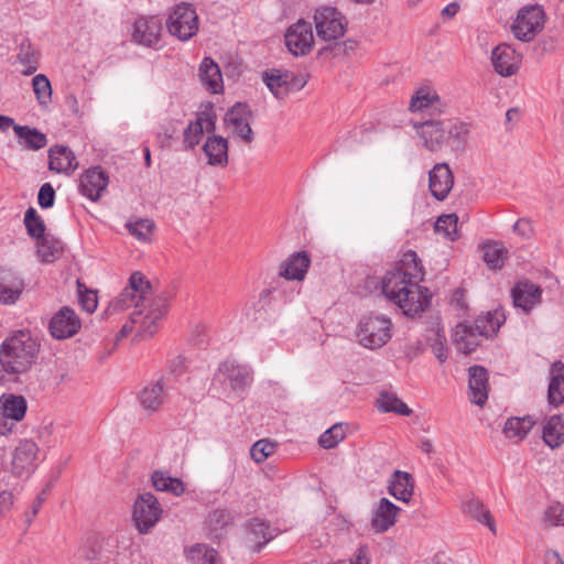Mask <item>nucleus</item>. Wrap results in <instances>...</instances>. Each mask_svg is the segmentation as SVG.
Instances as JSON below:
<instances>
[{"label":"nucleus","mask_w":564,"mask_h":564,"mask_svg":"<svg viewBox=\"0 0 564 564\" xmlns=\"http://www.w3.org/2000/svg\"><path fill=\"white\" fill-rule=\"evenodd\" d=\"M423 275V267L416 252L408 250L382 278V293L405 315L414 316L425 311L431 302L429 290L419 285Z\"/></svg>","instance_id":"1"},{"label":"nucleus","mask_w":564,"mask_h":564,"mask_svg":"<svg viewBox=\"0 0 564 564\" xmlns=\"http://www.w3.org/2000/svg\"><path fill=\"white\" fill-rule=\"evenodd\" d=\"M132 305L134 312L131 314V323L138 325L137 336L141 338L153 336L166 314V301L153 295L150 281L139 271L130 275L128 285L109 303L105 314L112 315Z\"/></svg>","instance_id":"2"},{"label":"nucleus","mask_w":564,"mask_h":564,"mask_svg":"<svg viewBox=\"0 0 564 564\" xmlns=\"http://www.w3.org/2000/svg\"><path fill=\"white\" fill-rule=\"evenodd\" d=\"M40 345L29 332L19 330L0 347V364L8 373L25 372L35 362Z\"/></svg>","instance_id":"3"},{"label":"nucleus","mask_w":564,"mask_h":564,"mask_svg":"<svg viewBox=\"0 0 564 564\" xmlns=\"http://www.w3.org/2000/svg\"><path fill=\"white\" fill-rule=\"evenodd\" d=\"M392 322L380 315H370L360 319L357 338L361 346L377 349L384 346L391 338Z\"/></svg>","instance_id":"4"},{"label":"nucleus","mask_w":564,"mask_h":564,"mask_svg":"<svg viewBox=\"0 0 564 564\" xmlns=\"http://www.w3.org/2000/svg\"><path fill=\"white\" fill-rule=\"evenodd\" d=\"M166 28L169 33L180 41L191 40L198 31V15L195 8L187 2L174 6L167 17Z\"/></svg>","instance_id":"5"},{"label":"nucleus","mask_w":564,"mask_h":564,"mask_svg":"<svg viewBox=\"0 0 564 564\" xmlns=\"http://www.w3.org/2000/svg\"><path fill=\"white\" fill-rule=\"evenodd\" d=\"M314 25L317 37L322 41H336L344 36L348 21L346 17L335 7L324 6L315 10Z\"/></svg>","instance_id":"6"},{"label":"nucleus","mask_w":564,"mask_h":564,"mask_svg":"<svg viewBox=\"0 0 564 564\" xmlns=\"http://www.w3.org/2000/svg\"><path fill=\"white\" fill-rule=\"evenodd\" d=\"M544 23L545 13L542 6H525L518 11L511 30L516 39L530 42L543 30Z\"/></svg>","instance_id":"7"},{"label":"nucleus","mask_w":564,"mask_h":564,"mask_svg":"<svg viewBox=\"0 0 564 564\" xmlns=\"http://www.w3.org/2000/svg\"><path fill=\"white\" fill-rule=\"evenodd\" d=\"M162 509L158 499L150 492L140 495L134 502L133 520L140 533H148L159 521Z\"/></svg>","instance_id":"8"},{"label":"nucleus","mask_w":564,"mask_h":564,"mask_svg":"<svg viewBox=\"0 0 564 564\" xmlns=\"http://www.w3.org/2000/svg\"><path fill=\"white\" fill-rule=\"evenodd\" d=\"M40 448L32 440H22L12 452L11 473L17 477L31 475L35 467Z\"/></svg>","instance_id":"9"},{"label":"nucleus","mask_w":564,"mask_h":564,"mask_svg":"<svg viewBox=\"0 0 564 564\" xmlns=\"http://www.w3.org/2000/svg\"><path fill=\"white\" fill-rule=\"evenodd\" d=\"M285 45L294 56L307 55L314 44L312 25L305 20H299L291 25L284 35Z\"/></svg>","instance_id":"10"},{"label":"nucleus","mask_w":564,"mask_h":564,"mask_svg":"<svg viewBox=\"0 0 564 564\" xmlns=\"http://www.w3.org/2000/svg\"><path fill=\"white\" fill-rule=\"evenodd\" d=\"M413 127L424 148L431 152L441 151L448 142L445 120H425Z\"/></svg>","instance_id":"11"},{"label":"nucleus","mask_w":564,"mask_h":564,"mask_svg":"<svg viewBox=\"0 0 564 564\" xmlns=\"http://www.w3.org/2000/svg\"><path fill=\"white\" fill-rule=\"evenodd\" d=\"M252 111L247 104H235L225 115V124L232 128V133L246 143L253 141V131L250 127Z\"/></svg>","instance_id":"12"},{"label":"nucleus","mask_w":564,"mask_h":564,"mask_svg":"<svg viewBox=\"0 0 564 564\" xmlns=\"http://www.w3.org/2000/svg\"><path fill=\"white\" fill-rule=\"evenodd\" d=\"M82 327L80 319L76 312L64 306L57 311L51 318L48 329L56 339H66L76 335Z\"/></svg>","instance_id":"13"},{"label":"nucleus","mask_w":564,"mask_h":564,"mask_svg":"<svg viewBox=\"0 0 564 564\" xmlns=\"http://www.w3.org/2000/svg\"><path fill=\"white\" fill-rule=\"evenodd\" d=\"M108 183L109 176L100 166L90 167L80 175L78 191L91 202H97Z\"/></svg>","instance_id":"14"},{"label":"nucleus","mask_w":564,"mask_h":564,"mask_svg":"<svg viewBox=\"0 0 564 564\" xmlns=\"http://www.w3.org/2000/svg\"><path fill=\"white\" fill-rule=\"evenodd\" d=\"M262 78L267 87L278 99H283L293 89H302L306 84V80L303 78L299 79L291 73H281L276 69L264 72Z\"/></svg>","instance_id":"15"},{"label":"nucleus","mask_w":564,"mask_h":564,"mask_svg":"<svg viewBox=\"0 0 564 564\" xmlns=\"http://www.w3.org/2000/svg\"><path fill=\"white\" fill-rule=\"evenodd\" d=\"M521 61V54L509 44H499L491 52L492 66L503 77L514 75L520 68Z\"/></svg>","instance_id":"16"},{"label":"nucleus","mask_w":564,"mask_h":564,"mask_svg":"<svg viewBox=\"0 0 564 564\" xmlns=\"http://www.w3.org/2000/svg\"><path fill=\"white\" fill-rule=\"evenodd\" d=\"M218 371L229 381L231 389L237 393L243 392L252 381V370L236 360H225L219 365Z\"/></svg>","instance_id":"17"},{"label":"nucleus","mask_w":564,"mask_h":564,"mask_svg":"<svg viewBox=\"0 0 564 564\" xmlns=\"http://www.w3.org/2000/svg\"><path fill=\"white\" fill-rule=\"evenodd\" d=\"M511 296L514 306L528 313L540 304L542 289L531 281H520L512 288Z\"/></svg>","instance_id":"18"},{"label":"nucleus","mask_w":564,"mask_h":564,"mask_svg":"<svg viewBox=\"0 0 564 564\" xmlns=\"http://www.w3.org/2000/svg\"><path fill=\"white\" fill-rule=\"evenodd\" d=\"M454 184V176L446 163L435 164L429 173L431 194L438 200H444Z\"/></svg>","instance_id":"19"},{"label":"nucleus","mask_w":564,"mask_h":564,"mask_svg":"<svg viewBox=\"0 0 564 564\" xmlns=\"http://www.w3.org/2000/svg\"><path fill=\"white\" fill-rule=\"evenodd\" d=\"M166 399L165 384L162 379L150 382L138 393V401L143 411L154 413L161 409Z\"/></svg>","instance_id":"20"},{"label":"nucleus","mask_w":564,"mask_h":564,"mask_svg":"<svg viewBox=\"0 0 564 564\" xmlns=\"http://www.w3.org/2000/svg\"><path fill=\"white\" fill-rule=\"evenodd\" d=\"M161 21L154 17L140 18L134 23L133 40L144 46H154L161 37Z\"/></svg>","instance_id":"21"},{"label":"nucleus","mask_w":564,"mask_h":564,"mask_svg":"<svg viewBox=\"0 0 564 564\" xmlns=\"http://www.w3.org/2000/svg\"><path fill=\"white\" fill-rule=\"evenodd\" d=\"M310 264L311 259L306 251L294 252L281 263L280 275L286 280L302 281Z\"/></svg>","instance_id":"22"},{"label":"nucleus","mask_w":564,"mask_h":564,"mask_svg":"<svg viewBox=\"0 0 564 564\" xmlns=\"http://www.w3.org/2000/svg\"><path fill=\"white\" fill-rule=\"evenodd\" d=\"M78 167L74 152L66 145H55L48 151V169L56 173L70 174Z\"/></svg>","instance_id":"23"},{"label":"nucleus","mask_w":564,"mask_h":564,"mask_svg":"<svg viewBox=\"0 0 564 564\" xmlns=\"http://www.w3.org/2000/svg\"><path fill=\"white\" fill-rule=\"evenodd\" d=\"M470 401L482 406L488 399V372L481 366H473L468 369Z\"/></svg>","instance_id":"24"},{"label":"nucleus","mask_w":564,"mask_h":564,"mask_svg":"<svg viewBox=\"0 0 564 564\" xmlns=\"http://www.w3.org/2000/svg\"><path fill=\"white\" fill-rule=\"evenodd\" d=\"M400 508L387 498L379 501L377 509L373 511L371 525L377 533L388 531L397 521Z\"/></svg>","instance_id":"25"},{"label":"nucleus","mask_w":564,"mask_h":564,"mask_svg":"<svg viewBox=\"0 0 564 564\" xmlns=\"http://www.w3.org/2000/svg\"><path fill=\"white\" fill-rule=\"evenodd\" d=\"M23 290V281L10 269H0V303L13 304Z\"/></svg>","instance_id":"26"},{"label":"nucleus","mask_w":564,"mask_h":564,"mask_svg":"<svg viewBox=\"0 0 564 564\" xmlns=\"http://www.w3.org/2000/svg\"><path fill=\"white\" fill-rule=\"evenodd\" d=\"M414 481L412 476L402 470H395L391 475L388 491L391 496L402 502H409L413 496Z\"/></svg>","instance_id":"27"},{"label":"nucleus","mask_w":564,"mask_h":564,"mask_svg":"<svg viewBox=\"0 0 564 564\" xmlns=\"http://www.w3.org/2000/svg\"><path fill=\"white\" fill-rule=\"evenodd\" d=\"M209 165L226 166L228 164V141L220 135L208 137L203 145Z\"/></svg>","instance_id":"28"},{"label":"nucleus","mask_w":564,"mask_h":564,"mask_svg":"<svg viewBox=\"0 0 564 564\" xmlns=\"http://www.w3.org/2000/svg\"><path fill=\"white\" fill-rule=\"evenodd\" d=\"M550 373L547 400L551 405L558 406L564 403V364L555 361Z\"/></svg>","instance_id":"29"},{"label":"nucleus","mask_w":564,"mask_h":564,"mask_svg":"<svg viewBox=\"0 0 564 564\" xmlns=\"http://www.w3.org/2000/svg\"><path fill=\"white\" fill-rule=\"evenodd\" d=\"M542 440L552 449L564 444V414H555L549 417L543 426Z\"/></svg>","instance_id":"30"},{"label":"nucleus","mask_w":564,"mask_h":564,"mask_svg":"<svg viewBox=\"0 0 564 564\" xmlns=\"http://www.w3.org/2000/svg\"><path fill=\"white\" fill-rule=\"evenodd\" d=\"M247 540L259 552L263 545L273 539V533L264 520L251 519L246 527Z\"/></svg>","instance_id":"31"},{"label":"nucleus","mask_w":564,"mask_h":564,"mask_svg":"<svg viewBox=\"0 0 564 564\" xmlns=\"http://www.w3.org/2000/svg\"><path fill=\"white\" fill-rule=\"evenodd\" d=\"M453 336L457 350L466 355L473 352L479 346L481 338L474 327L467 324H458Z\"/></svg>","instance_id":"32"},{"label":"nucleus","mask_w":564,"mask_h":564,"mask_svg":"<svg viewBox=\"0 0 564 564\" xmlns=\"http://www.w3.org/2000/svg\"><path fill=\"white\" fill-rule=\"evenodd\" d=\"M199 78L206 88L217 94L223 90V76L218 64L205 57L199 65Z\"/></svg>","instance_id":"33"},{"label":"nucleus","mask_w":564,"mask_h":564,"mask_svg":"<svg viewBox=\"0 0 564 564\" xmlns=\"http://www.w3.org/2000/svg\"><path fill=\"white\" fill-rule=\"evenodd\" d=\"M505 319L506 316L503 312L495 310L494 312H487L486 314L479 315L475 319L473 327L478 335L488 338L497 334Z\"/></svg>","instance_id":"34"},{"label":"nucleus","mask_w":564,"mask_h":564,"mask_svg":"<svg viewBox=\"0 0 564 564\" xmlns=\"http://www.w3.org/2000/svg\"><path fill=\"white\" fill-rule=\"evenodd\" d=\"M443 104L440 96L427 88H420L416 90L410 100L409 107L412 112L423 111L425 109H432L433 111L441 112Z\"/></svg>","instance_id":"35"},{"label":"nucleus","mask_w":564,"mask_h":564,"mask_svg":"<svg viewBox=\"0 0 564 564\" xmlns=\"http://www.w3.org/2000/svg\"><path fill=\"white\" fill-rule=\"evenodd\" d=\"M14 133L19 138V143L28 150L37 151L46 147V135L29 126H14Z\"/></svg>","instance_id":"36"},{"label":"nucleus","mask_w":564,"mask_h":564,"mask_svg":"<svg viewBox=\"0 0 564 564\" xmlns=\"http://www.w3.org/2000/svg\"><path fill=\"white\" fill-rule=\"evenodd\" d=\"M534 421L531 416L510 417L503 426V434L510 441L518 443L522 441L532 430Z\"/></svg>","instance_id":"37"},{"label":"nucleus","mask_w":564,"mask_h":564,"mask_svg":"<svg viewBox=\"0 0 564 564\" xmlns=\"http://www.w3.org/2000/svg\"><path fill=\"white\" fill-rule=\"evenodd\" d=\"M18 62L25 68L22 70L24 76L34 74L39 68L40 52L31 44L29 40L22 41L17 55Z\"/></svg>","instance_id":"38"},{"label":"nucleus","mask_w":564,"mask_h":564,"mask_svg":"<svg viewBox=\"0 0 564 564\" xmlns=\"http://www.w3.org/2000/svg\"><path fill=\"white\" fill-rule=\"evenodd\" d=\"M26 409V400L22 395L3 394L0 398V410L3 411L7 416L13 419V421H21L25 415Z\"/></svg>","instance_id":"39"},{"label":"nucleus","mask_w":564,"mask_h":564,"mask_svg":"<svg viewBox=\"0 0 564 564\" xmlns=\"http://www.w3.org/2000/svg\"><path fill=\"white\" fill-rule=\"evenodd\" d=\"M63 242L50 235L37 239V254L43 262H53L62 252Z\"/></svg>","instance_id":"40"},{"label":"nucleus","mask_w":564,"mask_h":564,"mask_svg":"<svg viewBox=\"0 0 564 564\" xmlns=\"http://www.w3.org/2000/svg\"><path fill=\"white\" fill-rule=\"evenodd\" d=\"M378 408L381 412H394L399 415H410L412 410L391 392H382L378 398Z\"/></svg>","instance_id":"41"},{"label":"nucleus","mask_w":564,"mask_h":564,"mask_svg":"<svg viewBox=\"0 0 564 564\" xmlns=\"http://www.w3.org/2000/svg\"><path fill=\"white\" fill-rule=\"evenodd\" d=\"M152 484L156 490L169 491L175 496H181L185 490L181 479L170 477L163 471H155L152 475Z\"/></svg>","instance_id":"42"},{"label":"nucleus","mask_w":564,"mask_h":564,"mask_svg":"<svg viewBox=\"0 0 564 564\" xmlns=\"http://www.w3.org/2000/svg\"><path fill=\"white\" fill-rule=\"evenodd\" d=\"M192 564H217L218 553L206 544L193 545L187 552Z\"/></svg>","instance_id":"43"},{"label":"nucleus","mask_w":564,"mask_h":564,"mask_svg":"<svg viewBox=\"0 0 564 564\" xmlns=\"http://www.w3.org/2000/svg\"><path fill=\"white\" fill-rule=\"evenodd\" d=\"M482 250V259L490 269L496 270L502 268L507 258V250L502 246L496 242L486 243Z\"/></svg>","instance_id":"44"},{"label":"nucleus","mask_w":564,"mask_h":564,"mask_svg":"<svg viewBox=\"0 0 564 564\" xmlns=\"http://www.w3.org/2000/svg\"><path fill=\"white\" fill-rule=\"evenodd\" d=\"M466 511L479 522L486 524L490 531L496 532V527L491 518L490 511L484 506L479 499H470L465 505Z\"/></svg>","instance_id":"45"},{"label":"nucleus","mask_w":564,"mask_h":564,"mask_svg":"<svg viewBox=\"0 0 564 564\" xmlns=\"http://www.w3.org/2000/svg\"><path fill=\"white\" fill-rule=\"evenodd\" d=\"M232 514L229 510L216 509L208 514L206 521L209 530L215 534V536H219L223 530L232 522Z\"/></svg>","instance_id":"46"},{"label":"nucleus","mask_w":564,"mask_h":564,"mask_svg":"<svg viewBox=\"0 0 564 564\" xmlns=\"http://www.w3.org/2000/svg\"><path fill=\"white\" fill-rule=\"evenodd\" d=\"M32 87L40 106L47 107L52 99V86L48 78L37 74L32 79Z\"/></svg>","instance_id":"47"},{"label":"nucleus","mask_w":564,"mask_h":564,"mask_svg":"<svg viewBox=\"0 0 564 564\" xmlns=\"http://www.w3.org/2000/svg\"><path fill=\"white\" fill-rule=\"evenodd\" d=\"M126 227L138 240L147 242L150 240V236L154 229V223L149 218H141L134 221H128Z\"/></svg>","instance_id":"48"},{"label":"nucleus","mask_w":564,"mask_h":564,"mask_svg":"<svg viewBox=\"0 0 564 564\" xmlns=\"http://www.w3.org/2000/svg\"><path fill=\"white\" fill-rule=\"evenodd\" d=\"M24 224L28 234L36 240L45 236V225L33 207H30L24 214Z\"/></svg>","instance_id":"49"},{"label":"nucleus","mask_w":564,"mask_h":564,"mask_svg":"<svg viewBox=\"0 0 564 564\" xmlns=\"http://www.w3.org/2000/svg\"><path fill=\"white\" fill-rule=\"evenodd\" d=\"M457 223L458 218L455 214L442 215L435 223V231L443 234L449 240L457 238Z\"/></svg>","instance_id":"50"},{"label":"nucleus","mask_w":564,"mask_h":564,"mask_svg":"<svg viewBox=\"0 0 564 564\" xmlns=\"http://www.w3.org/2000/svg\"><path fill=\"white\" fill-rule=\"evenodd\" d=\"M204 128L202 122L194 120L188 123L183 133L184 148L186 150L194 149L202 140Z\"/></svg>","instance_id":"51"},{"label":"nucleus","mask_w":564,"mask_h":564,"mask_svg":"<svg viewBox=\"0 0 564 564\" xmlns=\"http://www.w3.org/2000/svg\"><path fill=\"white\" fill-rule=\"evenodd\" d=\"M446 121L447 139L457 142V144H464L470 132L469 124L462 121Z\"/></svg>","instance_id":"52"},{"label":"nucleus","mask_w":564,"mask_h":564,"mask_svg":"<svg viewBox=\"0 0 564 564\" xmlns=\"http://www.w3.org/2000/svg\"><path fill=\"white\" fill-rule=\"evenodd\" d=\"M276 449V444L265 438L257 441L250 448L251 458L260 464L270 457Z\"/></svg>","instance_id":"53"},{"label":"nucleus","mask_w":564,"mask_h":564,"mask_svg":"<svg viewBox=\"0 0 564 564\" xmlns=\"http://www.w3.org/2000/svg\"><path fill=\"white\" fill-rule=\"evenodd\" d=\"M345 437L341 424H335L326 430L318 438V444L326 449L335 447Z\"/></svg>","instance_id":"54"},{"label":"nucleus","mask_w":564,"mask_h":564,"mask_svg":"<svg viewBox=\"0 0 564 564\" xmlns=\"http://www.w3.org/2000/svg\"><path fill=\"white\" fill-rule=\"evenodd\" d=\"M77 289L78 301L83 310L86 311L87 313L95 312L98 304L97 293L93 290L86 289V286L79 281L77 282Z\"/></svg>","instance_id":"55"},{"label":"nucleus","mask_w":564,"mask_h":564,"mask_svg":"<svg viewBox=\"0 0 564 564\" xmlns=\"http://www.w3.org/2000/svg\"><path fill=\"white\" fill-rule=\"evenodd\" d=\"M55 191L50 183H45L40 187L37 194V203L42 208H50L54 205Z\"/></svg>","instance_id":"56"},{"label":"nucleus","mask_w":564,"mask_h":564,"mask_svg":"<svg viewBox=\"0 0 564 564\" xmlns=\"http://www.w3.org/2000/svg\"><path fill=\"white\" fill-rule=\"evenodd\" d=\"M545 517L553 525H564V506L560 503L551 506L546 510Z\"/></svg>","instance_id":"57"},{"label":"nucleus","mask_w":564,"mask_h":564,"mask_svg":"<svg viewBox=\"0 0 564 564\" xmlns=\"http://www.w3.org/2000/svg\"><path fill=\"white\" fill-rule=\"evenodd\" d=\"M197 121L202 122V127L204 128V131L210 133L214 132L216 129V116L213 113V111H203L200 112L197 118Z\"/></svg>","instance_id":"58"},{"label":"nucleus","mask_w":564,"mask_h":564,"mask_svg":"<svg viewBox=\"0 0 564 564\" xmlns=\"http://www.w3.org/2000/svg\"><path fill=\"white\" fill-rule=\"evenodd\" d=\"M513 231L519 236L529 238L533 234L532 223L528 218H520L513 225Z\"/></svg>","instance_id":"59"},{"label":"nucleus","mask_w":564,"mask_h":564,"mask_svg":"<svg viewBox=\"0 0 564 564\" xmlns=\"http://www.w3.org/2000/svg\"><path fill=\"white\" fill-rule=\"evenodd\" d=\"M433 352L441 364H443L447 360V357H448L447 349L444 346V340L442 339L441 336H437V339L435 340V343L433 345Z\"/></svg>","instance_id":"60"},{"label":"nucleus","mask_w":564,"mask_h":564,"mask_svg":"<svg viewBox=\"0 0 564 564\" xmlns=\"http://www.w3.org/2000/svg\"><path fill=\"white\" fill-rule=\"evenodd\" d=\"M17 421H13L10 416L0 410V435H7L12 431Z\"/></svg>","instance_id":"61"},{"label":"nucleus","mask_w":564,"mask_h":564,"mask_svg":"<svg viewBox=\"0 0 564 564\" xmlns=\"http://www.w3.org/2000/svg\"><path fill=\"white\" fill-rule=\"evenodd\" d=\"M350 564H370L368 547L361 545L357 549L355 557L350 561Z\"/></svg>","instance_id":"62"},{"label":"nucleus","mask_w":564,"mask_h":564,"mask_svg":"<svg viewBox=\"0 0 564 564\" xmlns=\"http://www.w3.org/2000/svg\"><path fill=\"white\" fill-rule=\"evenodd\" d=\"M13 503V496L9 491L0 492V514L10 509Z\"/></svg>","instance_id":"63"},{"label":"nucleus","mask_w":564,"mask_h":564,"mask_svg":"<svg viewBox=\"0 0 564 564\" xmlns=\"http://www.w3.org/2000/svg\"><path fill=\"white\" fill-rule=\"evenodd\" d=\"M458 10V3L451 2L442 10L441 14L444 19H452L457 14Z\"/></svg>","instance_id":"64"}]
</instances>
